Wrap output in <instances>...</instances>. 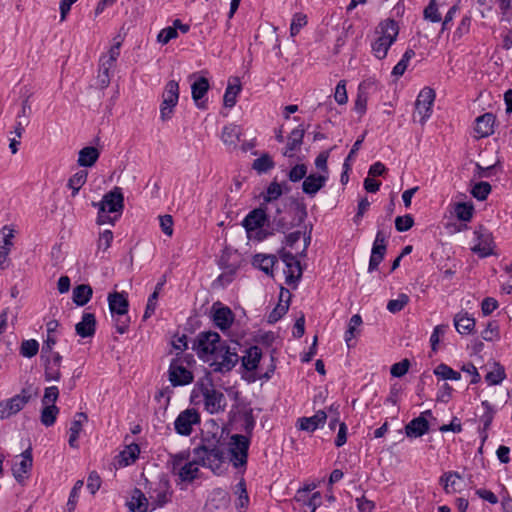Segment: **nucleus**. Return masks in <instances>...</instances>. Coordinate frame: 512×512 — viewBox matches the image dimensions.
Here are the masks:
<instances>
[{"instance_id":"f03ea898","label":"nucleus","mask_w":512,"mask_h":512,"mask_svg":"<svg viewBox=\"0 0 512 512\" xmlns=\"http://www.w3.org/2000/svg\"><path fill=\"white\" fill-rule=\"evenodd\" d=\"M93 205L98 208V224H114L121 216L124 208V196L121 188L114 187L103 196L99 203H93Z\"/></svg>"},{"instance_id":"774afa93","label":"nucleus","mask_w":512,"mask_h":512,"mask_svg":"<svg viewBox=\"0 0 512 512\" xmlns=\"http://www.w3.org/2000/svg\"><path fill=\"white\" fill-rule=\"evenodd\" d=\"M410 363L407 359H404L398 363H395L391 367V375L394 377H402L408 372Z\"/></svg>"},{"instance_id":"c85d7f7f","label":"nucleus","mask_w":512,"mask_h":512,"mask_svg":"<svg viewBox=\"0 0 512 512\" xmlns=\"http://www.w3.org/2000/svg\"><path fill=\"white\" fill-rule=\"evenodd\" d=\"M88 417L84 412H78L75 414L74 420L71 422V426L69 429V440L68 443L70 447L77 448L78 447V438L79 434L82 431L83 424L87 422Z\"/></svg>"},{"instance_id":"aec40b11","label":"nucleus","mask_w":512,"mask_h":512,"mask_svg":"<svg viewBox=\"0 0 512 512\" xmlns=\"http://www.w3.org/2000/svg\"><path fill=\"white\" fill-rule=\"evenodd\" d=\"M209 88V80L205 77L197 78L191 85L192 99L199 109H207V100H205L204 98L208 93Z\"/></svg>"},{"instance_id":"a211bd4d","label":"nucleus","mask_w":512,"mask_h":512,"mask_svg":"<svg viewBox=\"0 0 512 512\" xmlns=\"http://www.w3.org/2000/svg\"><path fill=\"white\" fill-rule=\"evenodd\" d=\"M44 367V380L46 382L60 381L62 356L51 354L49 357L41 358Z\"/></svg>"},{"instance_id":"6e6d98bb","label":"nucleus","mask_w":512,"mask_h":512,"mask_svg":"<svg viewBox=\"0 0 512 512\" xmlns=\"http://www.w3.org/2000/svg\"><path fill=\"white\" fill-rule=\"evenodd\" d=\"M414 225V219L410 214L398 216L395 219V228L399 232L408 231Z\"/></svg>"},{"instance_id":"412c9836","label":"nucleus","mask_w":512,"mask_h":512,"mask_svg":"<svg viewBox=\"0 0 512 512\" xmlns=\"http://www.w3.org/2000/svg\"><path fill=\"white\" fill-rule=\"evenodd\" d=\"M425 415L431 416V410H426L417 418L412 419L406 426L405 432L408 437L418 438L426 434L429 430V423Z\"/></svg>"},{"instance_id":"423d86ee","label":"nucleus","mask_w":512,"mask_h":512,"mask_svg":"<svg viewBox=\"0 0 512 512\" xmlns=\"http://www.w3.org/2000/svg\"><path fill=\"white\" fill-rule=\"evenodd\" d=\"M211 357L213 360L211 366L214 367L215 372L220 373L231 371L239 361L236 349H232L226 342H223Z\"/></svg>"},{"instance_id":"680f3d73","label":"nucleus","mask_w":512,"mask_h":512,"mask_svg":"<svg viewBox=\"0 0 512 512\" xmlns=\"http://www.w3.org/2000/svg\"><path fill=\"white\" fill-rule=\"evenodd\" d=\"M481 336L485 341H493L499 338L498 325L495 322H489L481 332Z\"/></svg>"},{"instance_id":"f3484780","label":"nucleus","mask_w":512,"mask_h":512,"mask_svg":"<svg viewBox=\"0 0 512 512\" xmlns=\"http://www.w3.org/2000/svg\"><path fill=\"white\" fill-rule=\"evenodd\" d=\"M268 221V217L265 209L262 207L253 209L250 211L242 221V225L245 228L248 237L252 238L253 231L258 228H263L265 223Z\"/></svg>"},{"instance_id":"7ed1b4c3","label":"nucleus","mask_w":512,"mask_h":512,"mask_svg":"<svg viewBox=\"0 0 512 512\" xmlns=\"http://www.w3.org/2000/svg\"><path fill=\"white\" fill-rule=\"evenodd\" d=\"M375 32L378 37L371 44V48L374 56L381 60L387 56L388 50L396 41L399 26L394 19L387 18L378 24Z\"/></svg>"},{"instance_id":"052dcab7","label":"nucleus","mask_w":512,"mask_h":512,"mask_svg":"<svg viewBox=\"0 0 512 512\" xmlns=\"http://www.w3.org/2000/svg\"><path fill=\"white\" fill-rule=\"evenodd\" d=\"M59 397V389L57 386H49L45 388L44 395L42 398L43 405L55 404Z\"/></svg>"},{"instance_id":"7c9ffc66","label":"nucleus","mask_w":512,"mask_h":512,"mask_svg":"<svg viewBox=\"0 0 512 512\" xmlns=\"http://www.w3.org/2000/svg\"><path fill=\"white\" fill-rule=\"evenodd\" d=\"M241 134L240 126L229 124L224 126L221 133V140L226 146L234 149L237 147V144L240 141Z\"/></svg>"},{"instance_id":"37998d69","label":"nucleus","mask_w":512,"mask_h":512,"mask_svg":"<svg viewBox=\"0 0 512 512\" xmlns=\"http://www.w3.org/2000/svg\"><path fill=\"white\" fill-rule=\"evenodd\" d=\"M493 366V370L485 375V380L489 385H498L506 378L505 369L497 362H495Z\"/></svg>"},{"instance_id":"09e8293b","label":"nucleus","mask_w":512,"mask_h":512,"mask_svg":"<svg viewBox=\"0 0 512 512\" xmlns=\"http://www.w3.org/2000/svg\"><path fill=\"white\" fill-rule=\"evenodd\" d=\"M424 19L437 23L442 20L436 0H430L423 11Z\"/></svg>"},{"instance_id":"cd10ccee","label":"nucleus","mask_w":512,"mask_h":512,"mask_svg":"<svg viewBox=\"0 0 512 512\" xmlns=\"http://www.w3.org/2000/svg\"><path fill=\"white\" fill-rule=\"evenodd\" d=\"M327 179L325 175L310 174L304 179L302 190L305 194L313 197L325 186Z\"/></svg>"},{"instance_id":"0e129e2a","label":"nucleus","mask_w":512,"mask_h":512,"mask_svg":"<svg viewBox=\"0 0 512 512\" xmlns=\"http://www.w3.org/2000/svg\"><path fill=\"white\" fill-rule=\"evenodd\" d=\"M115 328L119 334H124L129 328V317L127 314H115L114 316Z\"/></svg>"},{"instance_id":"c756f323","label":"nucleus","mask_w":512,"mask_h":512,"mask_svg":"<svg viewBox=\"0 0 512 512\" xmlns=\"http://www.w3.org/2000/svg\"><path fill=\"white\" fill-rule=\"evenodd\" d=\"M262 357V350L258 346H251L245 351V355L242 356V366L247 371H254L257 369L258 364Z\"/></svg>"},{"instance_id":"9b49d317","label":"nucleus","mask_w":512,"mask_h":512,"mask_svg":"<svg viewBox=\"0 0 512 512\" xmlns=\"http://www.w3.org/2000/svg\"><path fill=\"white\" fill-rule=\"evenodd\" d=\"M202 395L204 398V406L208 413L217 414L223 412L227 406L225 395L211 387H203Z\"/></svg>"},{"instance_id":"6e6552de","label":"nucleus","mask_w":512,"mask_h":512,"mask_svg":"<svg viewBox=\"0 0 512 512\" xmlns=\"http://www.w3.org/2000/svg\"><path fill=\"white\" fill-rule=\"evenodd\" d=\"M250 440L245 435L234 434L230 437V460L234 467L244 466L247 463Z\"/></svg>"},{"instance_id":"de8ad7c7","label":"nucleus","mask_w":512,"mask_h":512,"mask_svg":"<svg viewBox=\"0 0 512 512\" xmlns=\"http://www.w3.org/2000/svg\"><path fill=\"white\" fill-rule=\"evenodd\" d=\"M415 56V51L413 49H407L403 54L401 60L394 66L392 70V75L394 76H402L408 67L409 61Z\"/></svg>"},{"instance_id":"a878e982","label":"nucleus","mask_w":512,"mask_h":512,"mask_svg":"<svg viewBox=\"0 0 512 512\" xmlns=\"http://www.w3.org/2000/svg\"><path fill=\"white\" fill-rule=\"evenodd\" d=\"M109 309L114 316L115 314H127L129 302L125 292H113L108 295Z\"/></svg>"},{"instance_id":"ddd939ff","label":"nucleus","mask_w":512,"mask_h":512,"mask_svg":"<svg viewBox=\"0 0 512 512\" xmlns=\"http://www.w3.org/2000/svg\"><path fill=\"white\" fill-rule=\"evenodd\" d=\"M200 422V415L194 408L182 411L174 422L175 431L182 436H189L192 433L193 425Z\"/></svg>"},{"instance_id":"603ef678","label":"nucleus","mask_w":512,"mask_h":512,"mask_svg":"<svg viewBox=\"0 0 512 512\" xmlns=\"http://www.w3.org/2000/svg\"><path fill=\"white\" fill-rule=\"evenodd\" d=\"M456 479H460V475L457 472H446L441 476L440 482L443 484L446 493L456 491Z\"/></svg>"},{"instance_id":"4468645a","label":"nucleus","mask_w":512,"mask_h":512,"mask_svg":"<svg viewBox=\"0 0 512 512\" xmlns=\"http://www.w3.org/2000/svg\"><path fill=\"white\" fill-rule=\"evenodd\" d=\"M169 380L173 386H183L193 381V374L179 359H173L169 366Z\"/></svg>"},{"instance_id":"c9c22d12","label":"nucleus","mask_w":512,"mask_h":512,"mask_svg":"<svg viewBox=\"0 0 512 512\" xmlns=\"http://www.w3.org/2000/svg\"><path fill=\"white\" fill-rule=\"evenodd\" d=\"M362 324V318L359 314L353 315L348 323V328L345 332L344 338L348 347H352V340L359 334V327Z\"/></svg>"},{"instance_id":"4d7b16f0","label":"nucleus","mask_w":512,"mask_h":512,"mask_svg":"<svg viewBox=\"0 0 512 512\" xmlns=\"http://www.w3.org/2000/svg\"><path fill=\"white\" fill-rule=\"evenodd\" d=\"M307 166L305 164H297L289 171L288 178L291 182H298L306 178Z\"/></svg>"},{"instance_id":"e433bc0d","label":"nucleus","mask_w":512,"mask_h":512,"mask_svg":"<svg viewBox=\"0 0 512 512\" xmlns=\"http://www.w3.org/2000/svg\"><path fill=\"white\" fill-rule=\"evenodd\" d=\"M241 91V84L238 80V78L234 79V83L228 84L224 97H223V103L225 107L232 108L236 104V98L237 95Z\"/></svg>"},{"instance_id":"72a5a7b5","label":"nucleus","mask_w":512,"mask_h":512,"mask_svg":"<svg viewBox=\"0 0 512 512\" xmlns=\"http://www.w3.org/2000/svg\"><path fill=\"white\" fill-rule=\"evenodd\" d=\"M454 325L460 334H469L474 330L475 319L468 313H458L454 317Z\"/></svg>"},{"instance_id":"864d4df0","label":"nucleus","mask_w":512,"mask_h":512,"mask_svg":"<svg viewBox=\"0 0 512 512\" xmlns=\"http://www.w3.org/2000/svg\"><path fill=\"white\" fill-rule=\"evenodd\" d=\"M490 192L491 185L488 182L484 181L476 183L471 190V194L473 195V197L480 201L485 200Z\"/></svg>"},{"instance_id":"b1692460","label":"nucleus","mask_w":512,"mask_h":512,"mask_svg":"<svg viewBox=\"0 0 512 512\" xmlns=\"http://www.w3.org/2000/svg\"><path fill=\"white\" fill-rule=\"evenodd\" d=\"M326 419V412L324 410H319L311 417L299 418L297 426L300 430L314 432L317 428L325 424Z\"/></svg>"},{"instance_id":"4be33fe9","label":"nucleus","mask_w":512,"mask_h":512,"mask_svg":"<svg viewBox=\"0 0 512 512\" xmlns=\"http://www.w3.org/2000/svg\"><path fill=\"white\" fill-rule=\"evenodd\" d=\"M495 116L492 113H485L475 119L474 131L476 138H485L494 133Z\"/></svg>"},{"instance_id":"f8f14e48","label":"nucleus","mask_w":512,"mask_h":512,"mask_svg":"<svg viewBox=\"0 0 512 512\" xmlns=\"http://www.w3.org/2000/svg\"><path fill=\"white\" fill-rule=\"evenodd\" d=\"M279 256L286 265V269L284 270L286 284L289 286L296 284L302 276L300 261L293 253L286 251L284 248L279 251Z\"/></svg>"},{"instance_id":"f257e3e1","label":"nucleus","mask_w":512,"mask_h":512,"mask_svg":"<svg viewBox=\"0 0 512 512\" xmlns=\"http://www.w3.org/2000/svg\"><path fill=\"white\" fill-rule=\"evenodd\" d=\"M193 460L187 461L176 472L182 481H193L199 472L198 466L206 467L215 474L222 473V466L225 460V451L220 445V440L203 438L201 443L193 451Z\"/></svg>"},{"instance_id":"0eeeda50","label":"nucleus","mask_w":512,"mask_h":512,"mask_svg":"<svg viewBox=\"0 0 512 512\" xmlns=\"http://www.w3.org/2000/svg\"><path fill=\"white\" fill-rule=\"evenodd\" d=\"M179 100V84L175 80H170L165 85L162 93V103L160 106V118L162 121H168L173 115L175 106Z\"/></svg>"},{"instance_id":"13d9d810","label":"nucleus","mask_w":512,"mask_h":512,"mask_svg":"<svg viewBox=\"0 0 512 512\" xmlns=\"http://www.w3.org/2000/svg\"><path fill=\"white\" fill-rule=\"evenodd\" d=\"M282 195V188L279 183L276 181L269 184L266 190V194L264 196V201L271 202L273 200L278 199Z\"/></svg>"},{"instance_id":"8fccbe9b","label":"nucleus","mask_w":512,"mask_h":512,"mask_svg":"<svg viewBox=\"0 0 512 512\" xmlns=\"http://www.w3.org/2000/svg\"><path fill=\"white\" fill-rule=\"evenodd\" d=\"M39 351V343L35 339L24 340L20 346V354L26 358H32Z\"/></svg>"},{"instance_id":"39448f33","label":"nucleus","mask_w":512,"mask_h":512,"mask_svg":"<svg viewBox=\"0 0 512 512\" xmlns=\"http://www.w3.org/2000/svg\"><path fill=\"white\" fill-rule=\"evenodd\" d=\"M223 342L217 332L204 331L198 334L193 349L199 358L208 360V356H212Z\"/></svg>"},{"instance_id":"393cba45","label":"nucleus","mask_w":512,"mask_h":512,"mask_svg":"<svg viewBox=\"0 0 512 512\" xmlns=\"http://www.w3.org/2000/svg\"><path fill=\"white\" fill-rule=\"evenodd\" d=\"M127 506L131 512H147L150 507L149 496L147 497L141 489L134 488Z\"/></svg>"},{"instance_id":"a18cd8bd","label":"nucleus","mask_w":512,"mask_h":512,"mask_svg":"<svg viewBox=\"0 0 512 512\" xmlns=\"http://www.w3.org/2000/svg\"><path fill=\"white\" fill-rule=\"evenodd\" d=\"M434 374L443 380H460L461 374L448 365L441 363L434 369Z\"/></svg>"},{"instance_id":"2f4dec72","label":"nucleus","mask_w":512,"mask_h":512,"mask_svg":"<svg viewBox=\"0 0 512 512\" xmlns=\"http://www.w3.org/2000/svg\"><path fill=\"white\" fill-rule=\"evenodd\" d=\"M100 151L93 146H87L79 151L77 163L81 167H91L99 159Z\"/></svg>"},{"instance_id":"6ab92c4d","label":"nucleus","mask_w":512,"mask_h":512,"mask_svg":"<svg viewBox=\"0 0 512 512\" xmlns=\"http://www.w3.org/2000/svg\"><path fill=\"white\" fill-rule=\"evenodd\" d=\"M32 453L30 449L25 450L22 454L16 457L12 466L13 476L17 482L22 483L26 478V474L32 467Z\"/></svg>"},{"instance_id":"5701e85b","label":"nucleus","mask_w":512,"mask_h":512,"mask_svg":"<svg viewBox=\"0 0 512 512\" xmlns=\"http://www.w3.org/2000/svg\"><path fill=\"white\" fill-rule=\"evenodd\" d=\"M76 334L82 338L93 337L96 332V318L93 313L85 312L81 321L75 325Z\"/></svg>"},{"instance_id":"69168bd1","label":"nucleus","mask_w":512,"mask_h":512,"mask_svg":"<svg viewBox=\"0 0 512 512\" xmlns=\"http://www.w3.org/2000/svg\"><path fill=\"white\" fill-rule=\"evenodd\" d=\"M446 328V325H437L434 327L433 332L430 336V344L434 352L437 351L438 344L440 342V336L445 334Z\"/></svg>"},{"instance_id":"4c0bfd02","label":"nucleus","mask_w":512,"mask_h":512,"mask_svg":"<svg viewBox=\"0 0 512 512\" xmlns=\"http://www.w3.org/2000/svg\"><path fill=\"white\" fill-rule=\"evenodd\" d=\"M481 404H482V407L484 408V413L480 417V421L483 424V428H482L483 440H486L488 437L486 432L492 424L495 410H494L493 406L487 400L482 401Z\"/></svg>"},{"instance_id":"338daca9","label":"nucleus","mask_w":512,"mask_h":512,"mask_svg":"<svg viewBox=\"0 0 512 512\" xmlns=\"http://www.w3.org/2000/svg\"><path fill=\"white\" fill-rule=\"evenodd\" d=\"M177 37L178 32L174 27H166L159 32L157 40L162 44H167L170 40L175 39Z\"/></svg>"},{"instance_id":"9d476101","label":"nucleus","mask_w":512,"mask_h":512,"mask_svg":"<svg viewBox=\"0 0 512 512\" xmlns=\"http://www.w3.org/2000/svg\"><path fill=\"white\" fill-rule=\"evenodd\" d=\"M434 100L435 92L433 89L428 87L422 89L415 102L414 119L419 116V122L424 124L431 116Z\"/></svg>"},{"instance_id":"58836bf2","label":"nucleus","mask_w":512,"mask_h":512,"mask_svg":"<svg viewBox=\"0 0 512 512\" xmlns=\"http://www.w3.org/2000/svg\"><path fill=\"white\" fill-rule=\"evenodd\" d=\"M286 293L288 297H290V292L284 288L281 289L280 293V303L270 312L268 316V322L269 323H275L278 320H280L288 311L289 309V303L288 301L285 303H282V297L283 294Z\"/></svg>"},{"instance_id":"1a4fd4ad","label":"nucleus","mask_w":512,"mask_h":512,"mask_svg":"<svg viewBox=\"0 0 512 512\" xmlns=\"http://www.w3.org/2000/svg\"><path fill=\"white\" fill-rule=\"evenodd\" d=\"M31 394L23 389L20 394L0 402V419L4 420L21 411L30 401Z\"/></svg>"},{"instance_id":"473e14b6","label":"nucleus","mask_w":512,"mask_h":512,"mask_svg":"<svg viewBox=\"0 0 512 512\" xmlns=\"http://www.w3.org/2000/svg\"><path fill=\"white\" fill-rule=\"evenodd\" d=\"M92 294L93 290L90 285L80 284L74 287L72 299L77 306H84L90 301Z\"/></svg>"},{"instance_id":"e2e57ef3","label":"nucleus","mask_w":512,"mask_h":512,"mask_svg":"<svg viewBox=\"0 0 512 512\" xmlns=\"http://www.w3.org/2000/svg\"><path fill=\"white\" fill-rule=\"evenodd\" d=\"M113 241V233L111 230H104L102 233H100L97 247L98 250L107 251L108 248L111 246V243Z\"/></svg>"},{"instance_id":"f704fd0d","label":"nucleus","mask_w":512,"mask_h":512,"mask_svg":"<svg viewBox=\"0 0 512 512\" xmlns=\"http://www.w3.org/2000/svg\"><path fill=\"white\" fill-rule=\"evenodd\" d=\"M277 262L274 255L256 254L253 257V265L265 272L267 275H272L273 267Z\"/></svg>"},{"instance_id":"c03bdc74","label":"nucleus","mask_w":512,"mask_h":512,"mask_svg":"<svg viewBox=\"0 0 512 512\" xmlns=\"http://www.w3.org/2000/svg\"><path fill=\"white\" fill-rule=\"evenodd\" d=\"M474 212V207L470 203L459 202L455 204L454 213L456 217L464 222H468L471 220Z\"/></svg>"},{"instance_id":"dca6fc26","label":"nucleus","mask_w":512,"mask_h":512,"mask_svg":"<svg viewBox=\"0 0 512 512\" xmlns=\"http://www.w3.org/2000/svg\"><path fill=\"white\" fill-rule=\"evenodd\" d=\"M212 318L214 324L222 331L228 330L234 322L232 310L220 302L213 304Z\"/></svg>"},{"instance_id":"ea45409f","label":"nucleus","mask_w":512,"mask_h":512,"mask_svg":"<svg viewBox=\"0 0 512 512\" xmlns=\"http://www.w3.org/2000/svg\"><path fill=\"white\" fill-rule=\"evenodd\" d=\"M88 172L86 170H79L73 174L68 180L67 186L72 190V196L75 197L81 187L86 183Z\"/></svg>"},{"instance_id":"3c124183","label":"nucleus","mask_w":512,"mask_h":512,"mask_svg":"<svg viewBox=\"0 0 512 512\" xmlns=\"http://www.w3.org/2000/svg\"><path fill=\"white\" fill-rule=\"evenodd\" d=\"M409 303L407 294L401 293L397 299L389 300L387 303V310L393 314L400 312Z\"/></svg>"},{"instance_id":"49530a36","label":"nucleus","mask_w":512,"mask_h":512,"mask_svg":"<svg viewBox=\"0 0 512 512\" xmlns=\"http://www.w3.org/2000/svg\"><path fill=\"white\" fill-rule=\"evenodd\" d=\"M274 167V161L268 154H263L255 159L252 168L259 174L266 173Z\"/></svg>"},{"instance_id":"bf43d9fd","label":"nucleus","mask_w":512,"mask_h":512,"mask_svg":"<svg viewBox=\"0 0 512 512\" xmlns=\"http://www.w3.org/2000/svg\"><path fill=\"white\" fill-rule=\"evenodd\" d=\"M140 453V448L137 444H130L127 448L122 452V456L125 460V464L128 465L130 463L135 462Z\"/></svg>"},{"instance_id":"20e7f679","label":"nucleus","mask_w":512,"mask_h":512,"mask_svg":"<svg viewBox=\"0 0 512 512\" xmlns=\"http://www.w3.org/2000/svg\"><path fill=\"white\" fill-rule=\"evenodd\" d=\"M151 511L163 508L172 501L174 494L169 479L161 476L158 481L150 482L147 487Z\"/></svg>"},{"instance_id":"5fc2aeb1","label":"nucleus","mask_w":512,"mask_h":512,"mask_svg":"<svg viewBox=\"0 0 512 512\" xmlns=\"http://www.w3.org/2000/svg\"><path fill=\"white\" fill-rule=\"evenodd\" d=\"M307 24V16L303 13H296L293 15L291 25H290V35L292 37L296 36L300 30L306 26Z\"/></svg>"},{"instance_id":"bb28decb","label":"nucleus","mask_w":512,"mask_h":512,"mask_svg":"<svg viewBox=\"0 0 512 512\" xmlns=\"http://www.w3.org/2000/svg\"><path fill=\"white\" fill-rule=\"evenodd\" d=\"M478 243L472 248V251L480 257H487L493 254V238L492 235L487 232L476 231Z\"/></svg>"},{"instance_id":"2eb2a0df","label":"nucleus","mask_w":512,"mask_h":512,"mask_svg":"<svg viewBox=\"0 0 512 512\" xmlns=\"http://www.w3.org/2000/svg\"><path fill=\"white\" fill-rule=\"evenodd\" d=\"M386 253V235L382 230H379L376 234L371 256L369 260L368 271L373 272L378 269V266L384 259Z\"/></svg>"},{"instance_id":"79ce46f5","label":"nucleus","mask_w":512,"mask_h":512,"mask_svg":"<svg viewBox=\"0 0 512 512\" xmlns=\"http://www.w3.org/2000/svg\"><path fill=\"white\" fill-rule=\"evenodd\" d=\"M13 237V231L10 230L3 239V244L0 245V269H5L9 264V252L13 245L11 238Z\"/></svg>"},{"instance_id":"a19ab883","label":"nucleus","mask_w":512,"mask_h":512,"mask_svg":"<svg viewBox=\"0 0 512 512\" xmlns=\"http://www.w3.org/2000/svg\"><path fill=\"white\" fill-rule=\"evenodd\" d=\"M43 406L44 407L41 410L40 420L44 426L50 427L56 421L57 415L59 413V408L55 404Z\"/></svg>"}]
</instances>
